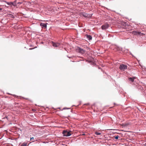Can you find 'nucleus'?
Instances as JSON below:
<instances>
[{
  "label": "nucleus",
  "instance_id": "obj_19",
  "mask_svg": "<svg viewBox=\"0 0 146 146\" xmlns=\"http://www.w3.org/2000/svg\"><path fill=\"white\" fill-rule=\"evenodd\" d=\"M70 109V108H63V110L69 109Z\"/></svg>",
  "mask_w": 146,
  "mask_h": 146
},
{
  "label": "nucleus",
  "instance_id": "obj_1",
  "mask_svg": "<svg viewBox=\"0 0 146 146\" xmlns=\"http://www.w3.org/2000/svg\"><path fill=\"white\" fill-rule=\"evenodd\" d=\"M76 50L77 52L82 54L84 53L85 52V50L79 47H77Z\"/></svg>",
  "mask_w": 146,
  "mask_h": 146
},
{
  "label": "nucleus",
  "instance_id": "obj_22",
  "mask_svg": "<svg viewBox=\"0 0 146 146\" xmlns=\"http://www.w3.org/2000/svg\"><path fill=\"white\" fill-rule=\"evenodd\" d=\"M82 135H85V133H83L82 134Z\"/></svg>",
  "mask_w": 146,
  "mask_h": 146
},
{
  "label": "nucleus",
  "instance_id": "obj_13",
  "mask_svg": "<svg viewBox=\"0 0 146 146\" xmlns=\"http://www.w3.org/2000/svg\"><path fill=\"white\" fill-rule=\"evenodd\" d=\"M3 2L6 3H7L8 5L11 6V2H7L6 1H4Z\"/></svg>",
  "mask_w": 146,
  "mask_h": 146
},
{
  "label": "nucleus",
  "instance_id": "obj_18",
  "mask_svg": "<svg viewBox=\"0 0 146 146\" xmlns=\"http://www.w3.org/2000/svg\"><path fill=\"white\" fill-rule=\"evenodd\" d=\"M137 34L139 35H141L142 34H143L142 33H141V32H137Z\"/></svg>",
  "mask_w": 146,
  "mask_h": 146
},
{
  "label": "nucleus",
  "instance_id": "obj_21",
  "mask_svg": "<svg viewBox=\"0 0 146 146\" xmlns=\"http://www.w3.org/2000/svg\"><path fill=\"white\" fill-rule=\"evenodd\" d=\"M89 104V103H87V104H84V105H88Z\"/></svg>",
  "mask_w": 146,
  "mask_h": 146
},
{
  "label": "nucleus",
  "instance_id": "obj_10",
  "mask_svg": "<svg viewBox=\"0 0 146 146\" xmlns=\"http://www.w3.org/2000/svg\"><path fill=\"white\" fill-rule=\"evenodd\" d=\"M135 79V77H133L129 78L128 79L129 80L131 81V82H133L134 80V79Z\"/></svg>",
  "mask_w": 146,
  "mask_h": 146
},
{
  "label": "nucleus",
  "instance_id": "obj_26",
  "mask_svg": "<svg viewBox=\"0 0 146 146\" xmlns=\"http://www.w3.org/2000/svg\"><path fill=\"white\" fill-rule=\"evenodd\" d=\"M13 96H16V95H13Z\"/></svg>",
  "mask_w": 146,
  "mask_h": 146
},
{
  "label": "nucleus",
  "instance_id": "obj_5",
  "mask_svg": "<svg viewBox=\"0 0 146 146\" xmlns=\"http://www.w3.org/2000/svg\"><path fill=\"white\" fill-rule=\"evenodd\" d=\"M109 27V25L107 23H106L103 25L102 26L101 28L102 30H104L107 29Z\"/></svg>",
  "mask_w": 146,
  "mask_h": 146
},
{
  "label": "nucleus",
  "instance_id": "obj_3",
  "mask_svg": "<svg viewBox=\"0 0 146 146\" xmlns=\"http://www.w3.org/2000/svg\"><path fill=\"white\" fill-rule=\"evenodd\" d=\"M63 135L64 136H69L71 135V134L70 132H68L66 131H64L62 132Z\"/></svg>",
  "mask_w": 146,
  "mask_h": 146
},
{
  "label": "nucleus",
  "instance_id": "obj_23",
  "mask_svg": "<svg viewBox=\"0 0 146 146\" xmlns=\"http://www.w3.org/2000/svg\"><path fill=\"white\" fill-rule=\"evenodd\" d=\"M2 10V9L1 8H0V11H1Z\"/></svg>",
  "mask_w": 146,
  "mask_h": 146
},
{
  "label": "nucleus",
  "instance_id": "obj_11",
  "mask_svg": "<svg viewBox=\"0 0 146 146\" xmlns=\"http://www.w3.org/2000/svg\"><path fill=\"white\" fill-rule=\"evenodd\" d=\"M7 16L9 17L13 18H14L15 17L13 15L10 13L7 14Z\"/></svg>",
  "mask_w": 146,
  "mask_h": 146
},
{
  "label": "nucleus",
  "instance_id": "obj_16",
  "mask_svg": "<svg viewBox=\"0 0 146 146\" xmlns=\"http://www.w3.org/2000/svg\"><path fill=\"white\" fill-rule=\"evenodd\" d=\"M115 139H117L119 137V136L118 135H117L116 136H113Z\"/></svg>",
  "mask_w": 146,
  "mask_h": 146
},
{
  "label": "nucleus",
  "instance_id": "obj_24",
  "mask_svg": "<svg viewBox=\"0 0 146 146\" xmlns=\"http://www.w3.org/2000/svg\"><path fill=\"white\" fill-rule=\"evenodd\" d=\"M119 49L120 50H121L122 49V48H119Z\"/></svg>",
  "mask_w": 146,
  "mask_h": 146
},
{
  "label": "nucleus",
  "instance_id": "obj_20",
  "mask_svg": "<svg viewBox=\"0 0 146 146\" xmlns=\"http://www.w3.org/2000/svg\"><path fill=\"white\" fill-rule=\"evenodd\" d=\"M12 5L13 6V2H11V6Z\"/></svg>",
  "mask_w": 146,
  "mask_h": 146
},
{
  "label": "nucleus",
  "instance_id": "obj_9",
  "mask_svg": "<svg viewBox=\"0 0 146 146\" xmlns=\"http://www.w3.org/2000/svg\"><path fill=\"white\" fill-rule=\"evenodd\" d=\"M86 36L88 40H90L92 39V37L90 35L87 34Z\"/></svg>",
  "mask_w": 146,
  "mask_h": 146
},
{
  "label": "nucleus",
  "instance_id": "obj_15",
  "mask_svg": "<svg viewBox=\"0 0 146 146\" xmlns=\"http://www.w3.org/2000/svg\"><path fill=\"white\" fill-rule=\"evenodd\" d=\"M95 133V134L96 135H100L101 134V133L98 132H96Z\"/></svg>",
  "mask_w": 146,
  "mask_h": 146
},
{
  "label": "nucleus",
  "instance_id": "obj_25",
  "mask_svg": "<svg viewBox=\"0 0 146 146\" xmlns=\"http://www.w3.org/2000/svg\"><path fill=\"white\" fill-rule=\"evenodd\" d=\"M32 49H33V48H29V50H32Z\"/></svg>",
  "mask_w": 146,
  "mask_h": 146
},
{
  "label": "nucleus",
  "instance_id": "obj_7",
  "mask_svg": "<svg viewBox=\"0 0 146 146\" xmlns=\"http://www.w3.org/2000/svg\"><path fill=\"white\" fill-rule=\"evenodd\" d=\"M47 23H41L40 24V25L42 28L46 29V28Z\"/></svg>",
  "mask_w": 146,
  "mask_h": 146
},
{
  "label": "nucleus",
  "instance_id": "obj_2",
  "mask_svg": "<svg viewBox=\"0 0 146 146\" xmlns=\"http://www.w3.org/2000/svg\"><path fill=\"white\" fill-rule=\"evenodd\" d=\"M119 68L121 70L124 71L127 69V66L126 65L124 64H121L119 67Z\"/></svg>",
  "mask_w": 146,
  "mask_h": 146
},
{
  "label": "nucleus",
  "instance_id": "obj_28",
  "mask_svg": "<svg viewBox=\"0 0 146 146\" xmlns=\"http://www.w3.org/2000/svg\"><path fill=\"white\" fill-rule=\"evenodd\" d=\"M8 94H10L9 93H8Z\"/></svg>",
  "mask_w": 146,
  "mask_h": 146
},
{
  "label": "nucleus",
  "instance_id": "obj_4",
  "mask_svg": "<svg viewBox=\"0 0 146 146\" xmlns=\"http://www.w3.org/2000/svg\"><path fill=\"white\" fill-rule=\"evenodd\" d=\"M82 15L85 17L90 18L92 16V14H88L84 12L82 13Z\"/></svg>",
  "mask_w": 146,
  "mask_h": 146
},
{
  "label": "nucleus",
  "instance_id": "obj_17",
  "mask_svg": "<svg viewBox=\"0 0 146 146\" xmlns=\"http://www.w3.org/2000/svg\"><path fill=\"white\" fill-rule=\"evenodd\" d=\"M34 140V138L33 137H32L31 138L30 140L31 141L33 140V141H32V142L35 141V140Z\"/></svg>",
  "mask_w": 146,
  "mask_h": 146
},
{
  "label": "nucleus",
  "instance_id": "obj_12",
  "mask_svg": "<svg viewBox=\"0 0 146 146\" xmlns=\"http://www.w3.org/2000/svg\"><path fill=\"white\" fill-rule=\"evenodd\" d=\"M23 4V2L21 1L20 2H18L17 3V4L18 6V7L20 5H21V4Z\"/></svg>",
  "mask_w": 146,
  "mask_h": 146
},
{
  "label": "nucleus",
  "instance_id": "obj_8",
  "mask_svg": "<svg viewBox=\"0 0 146 146\" xmlns=\"http://www.w3.org/2000/svg\"><path fill=\"white\" fill-rule=\"evenodd\" d=\"M17 0H15L13 2V6L16 8H18V6L17 4Z\"/></svg>",
  "mask_w": 146,
  "mask_h": 146
},
{
  "label": "nucleus",
  "instance_id": "obj_14",
  "mask_svg": "<svg viewBox=\"0 0 146 146\" xmlns=\"http://www.w3.org/2000/svg\"><path fill=\"white\" fill-rule=\"evenodd\" d=\"M27 143L26 142L23 143L20 146H27Z\"/></svg>",
  "mask_w": 146,
  "mask_h": 146
},
{
  "label": "nucleus",
  "instance_id": "obj_27",
  "mask_svg": "<svg viewBox=\"0 0 146 146\" xmlns=\"http://www.w3.org/2000/svg\"><path fill=\"white\" fill-rule=\"evenodd\" d=\"M130 54H131V55H132V56H133V55L132 54H131V53H130Z\"/></svg>",
  "mask_w": 146,
  "mask_h": 146
},
{
  "label": "nucleus",
  "instance_id": "obj_6",
  "mask_svg": "<svg viewBox=\"0 0 146 146\" xmlns=\"http://www.w3.org/2000/svg\"><path fill=\"white\" fill-rule=\"evenodd\" d=\"M52 46L54 47H58L60 46V44L59 43L56 42L55 43L53 42H52Z\"/></svg>",
  "mask_w": 146,
  "mask_h": 146
}]
</instances>
